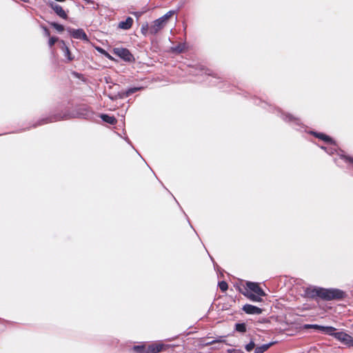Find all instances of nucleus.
<instances>
[{
    "instance_id": "c85d7f7f",
    "label": "nucleus",
    "mask_w": 353,
    "mask_h": 353,
    "mask_svg": "<svg viewBox=\"0 0 353 353\" xmlns=\"http://www.w3.org/2000/svg\"><path fill=\"white\" fill-rule=\"evenodd\" d=\"M218 285L222 292H225L228 288V285L225 281L219 282Z\"/></svg>"
},
{
    "instance_id": "4c0bfd02",
    "label": "nucleus",
    "mask_w": 353,
    "mask_h": 353,
    "mask_svg": "<svg viewBox=\"0 0 353 353\" xmlns=\"http://www.w3.org/2000/svg\"><path fill=\"white\" fill-rule=\"evenodd\" d=\"M107 58H108L109 59H112V57L110 55V54L108 53V56H105Z\"/></svg>"
},
{
    "instance_id": "9b49d317",
    "label": "nucleus",
    "mask_w": 353,
    "mask_h": 353,
    "mask_svg": "<svg viewBox=\"0 0 353 353\" xmlns=\"http://www.w3.org/2000/svg\"><path fill=\"white\" fill-rule=\"evenodd\" d=\"M336 147H337V145H336L335 141L332 139V156L336 152V154L337 155H339L341 159H345V161L346 162H349V163H351L353 164V157H347V156L345 155V154H344L345 152L341 150H338L336 149Z\"/></svg>"
},
{
    "instance_id": "473e14b6",
    "label": "nucleus",
    "mask_w": 353,
    "mask_h": 353,
    "mask_svg": "<svg viewBox=\"0 0 353 353\" xmlns=\"http://www.w3.org/2000/svg\"><path fill=\"white\" fill-rule=\"evenodd\" d=\"M97 50L98 52H99L100 53H101L102 54H103L105 56L108 55V52H107L104 49H103L100 47L97 48Z\"/></svg>"
},
{
    "instance_id": "bb28decb",
    "label": "nucleus",
    "mask_w": 353,
    "mask_h": 353,
    "mask_svg": "<svg viewBox=\"0 0 353 353\" xmlns=\"http://www.w3.org/2000/svg\"><path fill=\"white\" fill-rule=\"evenodd\" d=\"M145 345H139L133 346L132 350L137 353H145Z\"/></svg>"
},
{
    "instance_id": "6e6552de",
    "label": "nucleus",
    "mask_w": 353,
    "mask_h": 353,
    "mask_svg": "<svg viewBox=\"0 0 353 353\" xmlns=\"http://www.w3.org/2000/svg\"><path fill=\"white\" fill-rule=\"evenodd\" d=\"M250 291L252 293L256 294L259 296H265L266 294L264 290L259 286V283L248 281L245 287V291Z\"/></svg>"
},
{
    "instance_id": "b1692460",
    "label": "nucleus",
    "mask_w": 353,
    "mask_h": 353,
    "mask_svg": "<svg viewBox=\"0 0 353 353\" xmlns=\"http://www.w3.org/2000/svg\"><path fill=\"white\" fill-rule=\"evenodd\" d=\"M305 327H314L315 329H319V330H321L323 331H325L329 334H331V326L323 327V326H320L318 325H305Z\"/></svg>"
},
{
    "instance_id": "f8f14e48",
    "label": "nucleus",
    "mask_w": 353,
    "mask_h": 353,
    "mask_svg": "<svg viewBox=\"0 0 353 353\" xmlns=\"http://www.w3.org/2000/svg\"><path fill=\"white\" fill-rule=\"evenodd\" d=\"M242 309L246 314H260L263 312L261 308L250 304L244 305Z\"/></svg>"
},
{
    "instance_id": "dca6fc26",
    "label": "nucleus",
    "mask_w": 353,
    "mask_h": 353,
    "mask_svg": "<svg viewBox=\"0 0 353 353\" xmlns=\"http://www.w3.org/2000/svg\"><path fill=\"white\" fill-rule=\"evenodd\" d=\"M347 296V294L345 292L336 289L332 288V300H342L345 299Z\"/></svg>"
},
{
    "instance_id": "f704fd0d",
    "label": "nucleus",
    "mask_w": 353,
    "mask_h": 353,
    "mask_svg": "<svg viewBox=\"0 0 353 353\" xmlns=\"http://www.w3.org/2000/svg\"><path fill=\"white\" fill-rule=\"evenodd\" d=\"M85 2L88 3V4H94V1L92 0H85Z\"/></svg>"
},
{
    "instance_id": "4be33fe9",
    "label": "nucleus",
    "mask_w": 353,
    "mask_h": 353,
    "mask_svg": "<svg viewBox=\"0 0 353 353\" xmlns=\"http://www.w3.org/2000/svg\"><path fill=\"white\" fill-rule=\"evenodd\" d=\"M100 117L104 122L112 125L116 124L117 121L114 117L109 116L106 114H101Z\"/></svg>"
},
{
    "instance_id": "1a4fd4ad",
    "label": "nucleus",
    "mask_w": 353,
    "mask_h": 353,
    "mask_svg": "<svg viewBox=\"0 0 353 353\" xmlns=\"http://www.w3.org/2000/svg\"><path fill=\"white\" fill-rule=\"evenodd\" d=\"M68 31L70 33V34L71 35V37H72L74 39H81L84 41H88V40H89L88 37L87 36L86 33L81 28H79V29L68 28Z\"/></svg>"
},
{
    "instance_id": "7c9ffc66",
    "label": "nucleus",
    "mask_w": 353,
    "mask_h": 353,
    "mask_svg": "<svg viewBox=\"0 0 353 353\" xmlns=\"http://www.w3.org/2000/svg\"><path fill=\"white\" fill-rule=\"evenodd\" d=\"M141 31L143 34L146 35L148 32H150V26L148 23L143 24L141 26Z\"/></svg>"
},
{
    "instance_id": "412c9836",
    "label": "nucleus",
    "mask_w": 353,
    "mask_h": 353,
    "mask_svg": "<svg viewBox=\"0 0 353 353\" xmlns=\"http://www.w3.org/2000/svg\"><path fill=\"white\" fill-rule=\"evenodd\" d=\"M276 341H272L269 343L263 344L261 346H258L254 350V353H263L266 350H268L272 345L275 344Z\"/></svg>"
},
{
    "instance_id": "0eeeda50",
    "label": "nucleus",
    "mask_w": 353,
    "mask_h": 353,
    "mask_svg": "<svg viewBox=\"0 0 353 353\" xmlns=\"http://www.w3.org/2000/svg\"><path fill=\"white\" fill-rule=\"evenodd\" d=\"M142 88H143L142 87L130 88L128 89H127L126 90H121V91L119 92L114 97L110 96L109 97L112 100H116L117 99H125V98L130 97V95L135 93L136 92L141 90Z\"/></svg>"
},
{
    "instance_id": "cd10ccee",
    "label": "nucleus",
    "mask_w": 353,
    "mask_h": 353,
    "mask_svg": "<svg viewBox=\"0 0 353 353\" xmlns=\"http://www.w3.org/2000/svg\"><path fill=\"white\" fill-rule=\"evenodd\" d=\"M50 26L56 29L58 32H61L64 30V26L56 22H51Z\"/></svg>"
},
{
    "instance_id": "4468645a",
    "label": "nucleus",
    "mask_w": 353,
    "mask_h": 353,
    "mask_svg": "<svg viewBox=\"0 0 353 353\" xmlns=\"http://www.w3.org/2000/svg\"><path fill=\"white\" fill-rule=\"evenodd\" d=\"M78 114L79 117L90 119L93 117V112L88 107H81L78 110Z\"/></svg>"
},
{
    "instance_id": "c9c22d12",
    "label": "nucleus",
    "mask_w": 353,
    "mask_h": 353,
    "mask_svg": "<svg viewBox=\"0 0 353 353\" xmlns=\"http://www.w3.org/2000/svg\"><path fill=\"white\" fill-rule=\"evenodd\" d=\"M321 148L324 150L325 151H326L327 153L330 154L328 151H327V148H325L324 146H321Z\"/></svg>"
},
{
    "instance_id": "20e7f679",
    "label": "nucleus",
    "mask_w": 353,
    "mask_h": 353,
    "mask_svg": "<svg viewBox=\"0 0 353 353\" xmlns=\"http://www.w3.org/2000/svg\"><path fill=\"white\" fill-rule=\"evenodd\" d=\"M278 113L280 114L281 117L284 121L291 123L296 130H300L303 128V125L299 118L294 117L290 114L284 113L281 110H278Z\"/></svg>"
},
{
    "instance_id": "7ed1b4c3",
    "label": "nucleus",
    "mask_w": 353,
    "mask_h": 353,
    "mask_svg": "<svg viewBox=\"0 0 353 353\" xmlns=\"http://www.w3.org/2000/svg\"><path fill=\"white\" fill-rule=\"evenodd\" d=\"M193 74L196 76H204L206 78L205 80L208 81L211 85H216L217 80L220 79L216 74L212 72L210 70L201 66L195 68V71L193 72Z\"/></svg>"
},
{
    "instance_id": "2f4dec72",
    "label": "nucleus",
    "mask_w": 353,
    "mask_h": 353,
    "mask_svg": "<svg viewBox=\"0 0 353 353\" xmlns=\"http://www.w3.org/2000/svg\"><path fill=\"white\" fill-rule=\"evenodd\" d=\"M58 41V38L55 37H50L48 44L50 47H52Z\"/></svg>"
},
{
    "instance_id": "aec40b11",
    "label": "nucleus",
    "mask_w": 353,
    "mask_h": 353,
    "mask_svg": "<svg viewBox=\"0 0 353 353\" xmlns=\"http://www.w3.org/2000/svg\"><path fill=\"white\" fill-rule=\"evenodd\" d=\"M133 24V19L130 17L126 18L119 23V28L123 30H129Z\"/></svg>"
},
{
    "instance_id": "5701e85b",
    "label": "nucleus",
    "mask_w": 353,
    "mask_h": 353,
    "mask_svg": "<svg viewBox=\"0 0 353 353\" xmlns=\"http://www.w3.org/2000/svg\"><path fill=\"white\" fill-rule=\"evenodd\" d=\"M185 44L183 43H180L178 45H176V46L172 47L171 51L172 52H174L176 54H180L185 50Z\"/></svg>"
},
{
    "instance_id": "39448f33",
    "label": "nucleus",
    "mask_w": 353,
    "mask_h": 353,
    "mask_svg": "<svg viewBox=\"0 0 353 353\" xmlns=\"http://www.w3.org/2000/svg\"><path fill=\"white\" fill-rule=\"evenodd\" d=\"M113 54L127 62L134 61V57L130 51L125 48H115L113 49Z\"/></svg>"
},
{
    "instance_id": "c756f323",
    "label": "nucleus",
    "mask_w": 353,
    "mask_h": 353,
    "mask_svg": "<svg viewBox=\"0 0 353 353\" xmlns=\"http://www.w3.org/2000/svg\"><path fill=\"white\" fill-rule=\"evenodd\" d=\"M255 347V343L253 341H251L248 344L245 346V349L247 352H251Z\"/></svg>"
},
{
    "instance_id": "f257e3e1",
    "label": "nucleus",
    "mask_w": 353,
    "mask_h": 353,
    "mask_svg": "<svg viewBox=\"0 0 353 353\" xmlns=\"http://www.w3.org/2000/svg\"><path fill=\"white\" fill-rule=\"evenodd\" d=\"M304 296L308 299L330 301L331 300V289L308 287L304 290Z\"/></svg>"
},
{
    "instance_id": "f3484780",
    "label": "nucleus",
    "mask_w": 353,
    "mask_h": 353,
    "mask_svg": "<svg viewBox=\"0 0 353 353\" xmlns=\"http://www.w3.org/2000/svg\"><path fill=\"white\" fill-rule=\"evenodd\" d=\"M309 134L314 136L316 138H318L325 143H331V137L328 135H326L322 132H318L316 131L310 130L308 132Z\"/></svg>"
},
{
    "instance_id": "e433bc0d",
    "label": "nucleus",
    "mask_w": 353,
    "mask_h": 353,
    "mask_svg": "<svg viewBox=\"0 0 353 353\" xmlns=\"http://www.w3.org/2000/svg\"><path fill=\"white\" fill-rule=\"evenodd\" d=\"M110 79L109 77H105V82H106L107 83H109L110 82Z\"/></svg>"
},
{
    "instance_id": "58836bf2",
    "label": "nucleus",
    "mask_w": 353,
    "mask_h": 353,
    "mask_svg": "<svg viewBox=\"0 0 353 353\" xmlns=\"http://www.w3.org/2000/svg\"><path fill=\"white\" fill-rule=\"evenodd\" d=\"M126 141H128V143L131 144V143L128 139H126Z\"/></svg>"
},
{
    "instance_id": "f03ea898",
    "label": "nucleus",
    "mask_w": 353,
    "mask_h": 353,
    "mask_svg": "<svg viewBox=\"0 0 353 353\" xmlns=\"http://www.w3.org/2000/svg\"><path fill=\"white\" fill-rule=\"evenodd\" d=\"M175 13V10H170L163 16L154 20L152 24L150 26V33L152 35L157 34L165 26L168 19Z\"/></svg>"
},
{
    "instance_id": "72a5a7b5",
    "label": "nucleus",
    "mask_w": 353,
    "mask_h": 353,
    "mask_svg": "<svg viewBox=\"0 0 353 353\" xmlns=\"http://www.w3.org/2000/svg\"><path fill=\"white\" fill-rule=\"evenodd\" d=\"M43 32H44V35L46 37H50V32L49 30L46 27H43Z\"/></svg>"
},
{
    "instance_id": "423d86ee",
    "label": "nucleus",
    "mask_w": 353,
    "mask_h": 353,
    "mask_svg": "<svg viewBox=\"0 0 353 353\" xmlns=\"http://www.w3.org/2000/svg\"><path fill=\"white\" fill-rule=\"evenodd\" d=\"M335 329L332 327V336L336 339L338 341L341 342L343 345H347L348 347L353 346V337L350 335L343 332H335Z\"/></svg>"
},
{
    "instance_id": "ea45409f",
    "label": "nucleus",
    "mask_w": 353,
    "mask_h": 353,
    "mask_svg": "<svg viewBox=\"0 0 353 353\" xmlns=\"http://www.w3.org/2000/svg\"><path fill=\"white\" fill-rule=\"evenodd\" d=\"M22 1H24V2H27V0H22Z\"/></svg>"
},
{
    "instance_id": "2eb2a0df",
    "label": "nucleus",
    "mask_w": 353,
    "mask_h": 353,
    "mask_svg": "<svg viewBox=\"0 0 353 353\" xmlns=\"http://www.w3.org/2000/svg\"><path fill=\"white\" fill-rule=\"evenodd\" d=\"M163 349V344L152 343L145 347V353H159Z\"/></svg>"
},
{
    "instance_id": "393cba45",
    "label": "nucleus",
    "mask_w": 353,
    "mask_h": 353,
    "mask_svg": "<svg viewBox=\"0 0 353 353\" xmlns=\"http://www.w3.org/2000/svg\"><path fill=\"white\" fill-rule=\"evenodd\" d=\"M63 46L62 47V49L64 52L65 57H67L68 61H72L74 59V57H72L70 51L68 48V47L65 45V42L63 41H61Z\"/></svg>"
},
{
    "instance_id": "a878e982",
    "label": "nucleus",
    "mask_w": 353,
    "mask_h": 353,
    "mask_svg": "<svg viewBox=\"0 0 353 353\" xmlns=\"http://www.w3.org/2000/svg\"><path fill=\"white\" fill-rule=\"evenodd\" d=\"M235 330L244 333L246 332V325L244 323H239L235 324Z\"/></svg>"
},
{
    "instance_id": "a211bd4d",
    "label": "nucleus",
    "mask_w": 353,
    "mask_h": 353,
    "mask_svg": "<svg viewBox=\"0 0 353 353\" xmlns=\"http://www.w3.org/2000/svg\"><path fill=\"white\" fill-rule=\"evenodd\" d=\"M241 293L248 298L250 301L253 302H260L262 301L261 296L256 294L252 293L251 292L247 290V291H241Z\"/></svg>"
},
{
    "instance_id": "ddd939ff",
    "label": "nucleus",
    "mask_w": 353,
    "mask_h": 353,
    "mask_svg": "<svg viewBox=\"0 0 353 353\" xmlns=\"http://www.w3.org/2000/svg\"><path fill=\"white\" fill-rule=\"evenodd\" d=\"M63 117L60 115H54L50 117L43 118L38 121V122L33 125V127H37L39 125H41L48 123L54 122L59 120L62 119Z\"/></svg>"
},
{
    "instance_id": "6ab92c4d",
    "label": "nucleus",
    "mask_w": 353,
    "mask_h": 353,
    "mask_svg": "<svg viewBox=\"0 0 353 353\" xmlns=\"http://www.w3.org/2000/svg\"><path fill=\"white\" fill-rule=\"evenodd\" d=\"M225 336H219L217 338H216L215 339L210 340L211 339V337L208 336L205 339L204 345L206 346H208V345H213V344H215L217 343H225Z\"/></svg>"
},
{
    "instance_id": "9d476101",
    "label": "nucleus",
    "mask_w": 353,
    "mask_h": 353,
    "mask_svg": "<svg viewBox=\"0 0 353 353\" xmlns=\"http://www.w3.org/2000/svg\"><path fill=\"white\" fill-rule=\"evenodd\" d=\"M48 5L59 17L63 19H68L67 13L60 5L53 1L49 2Z\"/></svg>"
}]
</instances>
